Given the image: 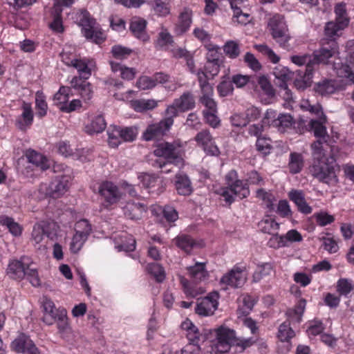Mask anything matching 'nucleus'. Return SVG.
I'll return each instance as SVG.
<instances>
[{"label":"nucleus","instance_id":"obj_10","mask_svg":"<svg viewBox=\"0 0 354 354\" xmlns=\"http://www.w3.org/2000/svg\"><path fill=\"white\" fill-rule=\"evenodd\" d=\"M218 293L216 292L209 293L197 304L196 313L202 316L212 315L218 308Z\"/></svg>","mask_w":354,"mask_h":354},{"label":"nucleus","instance_id":"obj_38","mask_svg":"<svg viewBox=\"0 0 354 354\" xmlns=\"http://www.w3.org/2000/svg\"><path fill=\"white\" fill-rule=\"evenodd\" d=\"M71 93V89L70 87L61 86L53 96L54 104L59 109L60 106L67 104Z\"/></svg>","mask_w":354,"mask_h":354},{"label":"nucleus","instance_id":"obj_31","mask_svg":"<svg viewBox=\"0 0 354 354\" xmlns=\"http://www.w3.org/2000/svg\"><path fill=\"white\" fill-rule=\"evenodd\" d=\"M106 126L104 118L99 115L92 119L90 124L85 127V129L88 134L99 133L105 129Z\"/></svg>","mask_w":354,"mask_h":354},{"label":"nucleus","instance_id":"obj_51","mask_svg":"<svg viewBox=\"0 0 354 354\" xmlns=\"http://www.w3.org/2000/svg\"><path fill=\"white\" fill-rule=\"evenodd\" d=\"M36 108L38 110L37 115L39 117H44L46 115L48 105L45 100V96L41 92L37 91L35 95Z\"/></svg>","mask_w":354,"mask_h":354},{"label":"nucleus","instance_id":"obj_54","mask_svg":"<svg viewBox=\"0 0 354 354\" xmlns=\"http://www.w3.org/2000/svg\"><path fill=\"white\" fill-rule=\"evenodd\" d=\"M317 223L321 227L329 225L335 221V217L326 212L321 211L313 215Z\"/></svg>","mask_w":354,"mask_h":354},{"label":"nucleus","instance_id":"obj_63","mask_svg":"<svg viewBox=\"0 0 354 354\" xmlns=\"http://www.w3.org/2000/svg\"><path fill=\"white\" fill-rule=\"evenodd\" d=\"M255 48L262 54L266 55L268 58L274 64L277 63L280 58L278 55H277L267 45L265 44H259L256 45Z\"/></svg>","mask_w":354,"mask_h":354},{"label":"nucleus","instance_id":"obj_30","mask_svg":"<svg viewBox=\"0 0 354 354\" xmlns=\"http://www.w3.org/2000/svg\"><path fill=\"white\" fill-rule=\"evenodd\" d=\"M335 50L334 48L328 49L322 48L319 50H316L312 55L313 59L314 68L319 64L327 63L329 58L332 57L335 54Z\"/></svg>","mask_w":354,"mask_h":354},{"label":"nucleus","instance_id":"obj_27","mask_svg":"<svg viewBox=\"0 0 354 354\" xmlns=\"http://www.w3.org/2000/svg\"><path fill=\"white\" fill-rule=\"evenodd\" d=\"M306 300L300 299L294 308L289 309L286 315L289 323H299L306 308Z\"/></svg>","mask_w":354,"mask_h":354},{"label":"nucleus","instance_id":"obj_18","mask_svg":"<svg viewBox=\"0 0 354 354\" xmlns=\"http://www.w3.org/2000/svg\"><path fill=\"white\" fill-rule=\"evenodd\" d=\"M138 178L142 186L151 193L159 194L165 189L162 180L153 175L145 174L139 176Z\"/></svg>","mask_w":354,"mask_h":354},{"label":"nucleus","instance_id":"obj_35","mask_svg":"<svg viewBox=\"0 0 354 354\" xmlns=\"http://www.w3.org/2000/svg\"><path fill=\"white\" fill-rule=\"evenodd\" d=\"M192 12L189 8H185L180 13L177 26V31L182 34L185 32L192 24Z\"/></svg>","mask_w":354,"mask_h":354},{"label":"nucleus","instance_id":"obj_34","mask_svg":"<svg viewBox=\"0 0 354 354\" xmlns=\"http://www.w3.org/2000/svg\"><path fill=\"white\" fill-rule=\"evenodd\" d=\"M300 108L305 111H308L311 114H314L317 118L321 116L323 121L326 120V115L324 114L322 106L319 103L312 104L308 100H302L299 104Z\"/></svg>","mask_w":354,"mask_h":354},{"label":"nucleus","instance_id":"obj_62","mask_svg":"<svg viewBox=\"0 0 354 354\" xmlns=\"http://www.w3.org/2000/svg\"><path fill=\"white\" fill-rule=\"evenodd\" d=\"M147 269L157 281L162 282L165 279V272L160 264L156 263L149 264Z\"/></svg>","mask_w":354,"mask_h":354},{"label":"nucleus","instance_id":"obj_42","mask_svg":"<svg viewBox=\"0 0 354 354\" xmlns=\"http://www.w3.org/2000/svg\"><path fill=\"white\" fill-rule=\"evenodd\" d=\"M26 157L28 161L37 167H39L42 170L48 168L47 160L41 153L35 151H30L27 153Z\"/></svg>","mask_w":354,"mask_h":354},{"label":"nucleus","instance_id":"obj_60","mask_svg":"<svg viewBox=\"0 0 354 354\" xmlns=\"http://www.w3.org/2000/svg\"><path fill=\"white\" fill-rule=\"evenodd\" d=\"M353 289V286L351 280L347 279H340L337 281V290L340 295L346 296Z\"/></svg>","mask_w":354,"mask_h":354},{"label":"nucleus","instance_id":"obj_48","mask_svg":"<svg viewBox=\"0 0 354 354\" xmlns=\"http://www.w3.org/2000/svg\"><path fill=\"white\" fill-rule=\"evenodd\" d=\"M223 51L230 58L235 59L240 55L239 45L234 41H227L223 46Z\"/></svg>","mask_w":354,"mask_h":354},{"label":"nucleus","instance_id":"obj_47","mask_svg":"<svg viewBox=\"0 0 354 354\" xmlns=\"http://www.w3.org/2000/svg\"><path fill=\"white\" fill-rule=\"evenodd\" d=\"M257 197L261 200L269 209L271 210L274 208L276 198L270 192H267L264 189H259L257 190Z\"/></svg>","mask_w":354,"mask_h":354},{"label":"nucleus","instance_id":"obj_53","mask_svg":"<svg viewBox=\"0 0 354 354\" xmlns=\"http://www.w3.org/2000/svg\"><path fill=\"white\" fill-rule=\"evenodd\" d=\"M295 336L294 330L290 328V323L284 322L279 326L278 337L282 342L288 341Z\"/></svg>","mask_w":354,"mask_h":354},{"label":"nucleus","instance_id":"obj_2","mask_svg":"<svg viewBox=\"0 0 354 354\" xmlns=\"http://www.w3.org/2000/svg\"><path fill=\"white\" fill-rule=\"evenodd\" d=\"M183 144L179 140H174L172 142H163L159 143L153 151L157 157H162L165 161L156 160L154 166L158 168H163L171 165L181 166L183 165Z\"/></svg>","mask_w":354,"mask_h":354},{"label":"nucleus","instance_id":"obj_43","mask_svg":"<svg viewBox=\"0 0 354 354\" xmlns=\"http://www.w3.org/2000/svg\"><path fill=\"white\" fill-rule=\"evenodd\" d=\"M0 223L2 225L6 226L12 235L15 236L21 235L22 229L17 223L14 221L13 218L6 216H1L0 217Z\"/></svg>","mask_w":354,"mask_h":354},{"label":"nucleus","instance_id":"obj_7","mask_svg":"<svg viewBox=\"0 0 354 354\" xmlns=\"http://www.w3.org/2000/svg\"><path fill=\"white\" fill-rule=\"evenodd\" d=\"M137 129L136 127H114L111 131L108 132L109 144L112 147H118L121 141L132 142L137 136Z\"/></svg>","mask_w":354,"mask_h":354},{"label":"nucleus","instance_id":"obj_8","mask_svg":"<svg viewBox=\"0 0 354 354\" xmlns=\"http://www.w3.org/2000/svg\"><path fill=\"white\" fill-rule=\"evenodd\" d=\"M98 193L104 201L103 205L106 207L117 203L122 197L118 187L110 181L102 182L99 185Z\"/></svg>","mask_w":354,"mask_h":354},{"label":"nucleus","instance_id":"obj_21","mask_svg":"<svg viewBox=\"0 0 354 354\" xmlns=\"http://www.w3.org/2000/svg\"><path fill=\"white\" fill-rule=\"evenodd\" d=\"M71 84L85 102L89 101L92 98L93 91L91 84L86 82L85 80L74 77L71 81Z\"/></svg>","mask_w":354,"mask_h":354},{"label":"nucleus","instance_id":"obj_14","mask_svg":"<svg viewBox=\"0 0 354 354\" xmlns=\"http://www.w3.org/2000/svg\"><path fill=\"white\" fill-rule=\"evenodd\" d=\"M30 263L28 257H22L20 261L13 260L8 264L6 272L9 277L20 280L26 276V268Z\"/></svg>","mask_w":354,"mask_h":354},{"label":"nucleus","instance_id":"obj_61","mask_svg":"<svg viewBox=\"0 0 354 354\" xmlns=\"http://www.w3.org/2000/svg\"><path fill=\"white\" fill-rule=\"evenodd\" d=\"M87 239L88 238L86 237L85 235H80V234L75 233L73 236L70 245L71 252L73 253L78 252L84 245Z\"/></svg>","mask_w":354,"mask_h":354},{"label":"nucleus","instance_id":"obj_28","mask_svg":"<svg viewBox=\"0 0 354 354\" xmlns=\"http://www.w3.org/2000/svg\"><path fill=\"white\" fill-rule=\"evenodd\" d=\"M273 272L274 266L272 263H263L259 264L253 274L252 281L258 283L265 277L270 276Z\"/></svg>","mask_w":354,"mask_h":354},{"label":"nucleus","instance_id":"obj_32","mask_svg":"<svg viewBox=\"0 0 354 354\" xmlns=\"http://www.w3.org/2000/svg\"><path fill=\"white\" fill-rule=\"evenodd\" d=\"M77 24L82 27V32L85 28H88L95 25V20L91 17L90 14L86 10H81L77 12L74 17Z\"/></svg>","mask_w":354,"mask_h":354},{"label":"nucleus","instance_id":"obj_12","mask_svg":"<svg viewBox=\"0 0 354 354\" xmlns=\"http://www.w3.org/2000/svg\"><path fill=\"white\" fill-rule=\"evenodd\" d=\"M71 178L68 175L57 176L49 185L46 194L52 198H59L68 189Z\"/></svg>","mask_w":354,"mask_h":354},{"label":"nucleus","instance_id":"obj_52","mask_svg":"<svg viewBox=\"0 0 354 354\" xmlns=\"http://www.w3.org/2000/svg\"><path fill=\"white\" fill-rule=\"evenodd\" d=\"M26 272V276L33 286L38 287L40 286V279L38 276L37 270L32 263H29Z\"/></svg>","mask_w":354,"mask_h":354},{"label":"nucleus","instance_id":"obj_1","mask_svg":"<svg viewBox=\"0 0 354 354\" xmlns=\"http://www.w3.org/2000/svg\"><path fill=\"white\" fill-rule=\"evenodd\" d=\"M313 164L310 167L312 176L319 181L333 185L338 181L335 169V159L333 156L328 158L326 151H320V156H316L312 151Z\"/></svg>","mask_w":354,"mask_h":354},{"label":"nucleus","instance_id":"obj_64","mask_svg":"<svg viewBox=\"0 0 354 354\" xmlns=\"http://www.w3.org/2000/svg\"><path fill=\"white\" fill-rule=\"evenodd\" d=\"M257 149L266 155L271 149V140L266 137H258L256 142Z\"/></svg>","mask_w":354,"mask_h":354},{"label":"nucleus","instance_id":"obj_16","mask_svg":"<svg viewBox=\"0 0 354 354\" xmlns=\"http://www.w3.org/2000/svg\"><path fill=\"white\" fill-rule=\"evenodd\" d=\"M275 76L278 79H281L282 82L280 84V93L283 99L285 100L283 104L286 108H292V104L294 102L292 93L288 88V85L286 82L287 80L290 78V74L284 72L283 70L281 71H276L274 72Z\"/></svg>","mask_w":354,"mask_h":354},{"label":"nucleus","instance_id":"obj_15","mask_svg":"<svg viewBox=\"0 0 354 354\" xmlns=\"http://www.w3.org/2000/svg\"><path fill=\"white\" fill-rule=\"evenodd\" d=\"M245 281L246 277L243 270L240 268H233L221 277L220 283L236 288L241 287L245 283Z\"/></svg>","mask_w":354,"mask_h":354},{"label":"nucleus","instance_id":"obj_49","mask_svg":"<svg viewBox=\"0 0 354 354\" xmlns=\"http://www.w3.org/2000/svg\"><path fill=\"white\" fill-rule=\"evenodd\" d=\"M336 15V21L340 23L341 27H346L349 23V19L347 17L345 5L339 3L335 8Z\"/></svg>","mask_w":354,"mask_h":354},{"label":"nucleus","instance_id":"obj_57","mask_svg":"<svg viewBox=\"0 0 354 354\" xmlns=\"http://www.w3.org/2000/svg\"><path fill=\"white\" fill-rule=\"evenodd\" d=\"M75 230L76 234L85 235V236L88 238L91 232L92 228L91 224L86 219H81L75 223Z\"/></svg>","mask_w":354,"mask_h":354},{"label":"nucleus","instance_id":"obj_36","mask_svg":"<svg viewBox=\"0 0 354 354\" xmlns=\"http://www.w3.org/2000/svg\"><path fill=\"white\" fill-rule=\"evenodd\" d=\"M304 167V157L299 153L293 152L290 154L288 168L291 174L299 173Z\"/></svg>","mask_w":354,"mask_h":354},{"label":"nucleus","instance_id":"obj_50","mask_svg":"<svg viewBox=\"0 0 354 354\" xmlns=\"http://www.w3.org/2000/svg\"><path fill=\"white\" fill-rule=\"evenodd\" d=\"M336 90L335 83L332 80H324L317 84L316 91L322 95L333 93Z\"/></svg>","mask_w":354,"mask_h":354},{"label":"nucleus","instance_id":"obj_37","mask_svg":"<svg viewBox=\"0 0 354 354\" xmlns=\"http://www.w3.org/2000/svg\"><path fill=\"white\" fill-rule=\"evenodd\" d=\"M290 59L294 64L298 66L306 65L305 72H313L315 68L313 59L311 55L304 54L301 55H293Z\"/></svg>","mask_w":354,"mask_h":354},{"label":"nucleus","instance_id":"obj_59","mask_svg":"<svg viewBox=\"0 0 354 354\" xmlns=\"http://www.w3.org/2000/svg\"><path fill=\"white\" fill-rule=\"evenodd\" d=\"M334 69L336 71V74L341 77H346L353 82L354 73L352 72L350 66L347 64H335Z\"/></svg>","mask_w":354,"mask_h":354},{"label":"nucleus","instance_id":"obj_11","mask_svg":"<svg viewBox=\"0 0 354 354\" xmlns=\"http://www.w3.org/2000/svg\"><path fill=\"white\" fill-rule=\"evenodd\" d=\"M195 140L207 154L212 156L219 154V149L215 145L214 138L209 130L205 129L198 132L195 137Z\"/></svg>","mask_w":354,"mask_h":354},{"label":"nucleus","instance_id":"obj_17","mask_svg":"<svg viewBox=\"0 0 354 354\" xmlns=\"http://www.w3.org/2000/svg\"><path fill=\"white\" fill-rule=\"evenodd\" d=\"M33 111L31 105L24 102L22 113L15 120L16 127L21 131H26L32 125L33 122Z\"/></svg>","mask_w":354,"mask_h":354},{"label":"nucleus","instance_id":"obj_23","mask_svg":"<svg viewBox=\"0 0 354 354\" xmlns=\"http://www.w3.org/2000/svg\"><path fill=\"white\" fill-rule=\"evenodd\" d=\"M146 26V20L140 17H134L131 21L130 30L136 37L142 41H147L148 35L145 32Z\"/></svg>","mask_w":354,"mask_h":354},{"label":"nucleus","instance_id":"obj_56","mask_svg":"<svg viewBox=\"0 0 354 354\" xmlns=\"http://www.w3.org/2000/svg\"><path fill=\"white\" fill-rule=\"evenodd\" d=\"M111 53L115 59H124L132 53V50L121 45H115L111 48Z\"/></svg>","mask_w":354,"mask_h":354},{"label":"nucleus","instance_id":"obj_58","mask_svg":"<svg viewBox=\"0 0 354 354\" xmlns=\"http://www.w3.org/2000/svg\"><path fill=\"white\" fill-rule=\"evenodd\" d=\"M55 322L57 323L59 333H66L69 329L66 310L60 311Z\"/></svg>","mask_w":354,"mask_h":354},{"label":"nucleus","instance_id":"obj_5","mask_svg":"<svg viewBox=\"0 0 354 354\" xmlns=\"http://www.w3.org/2000/svg\"><path fill=\"white\" fill-rule=\"evenodd\" d=\"M318 118L319 120L313 119L309 122L310 129L313 131L314 136L317 138V140L310 145L311 150L314 151L316 156H320V151H326L327 147L332 148L329 145L330 137L327 132L326 127L324 125L326 120L323 121L321 116Z\"/></svg>","mask_w":354,"mask_h":354},{"label":"nucleus","instance_id":"obj_20","mask_svg":"<svg viewBox=\"0 0 354 354\" xmlns=\"http://www.w3.org/2000/svg\"><path fill=\"white\" fill-rule=\"evenodd\" d=\"M288 197L295 205L298 210L304 214H309L312 212V207L307 203L304 193L302 190L291 189L288 193Z\"/></svg>","mask_w":354,"mask_h":354},{"label":"nucleus","instance_id":"obj_25","mask_svg":"<svg viewBox=\"0 0 354 354\" xmlns=\"http://www.w3.org/2000/svg\"><path fill=\"white\" fill-rule=\"evenodd\" d=\"M176 188L180 195L188 196L192 192V187L186 174H178L176 176Z\"/></svg>","mask_w":354,"mask_h":354},{"label":"nucleus","instance_id":"obj_4","mask_svg":"<svg viewBox=\"0 0 354 354\" xmlns=\"http://www.w3.org/2000/svg\"><path fill=\"white\" fill-rule=\"evenodd\" d=\"M181 328L186 332L189 343L178 351V354H200L201 346L205 342L206 335L201 333L188 319L181 324Z\"/></svg>","mask_w":354,"mask_h":354},{"label":"nucleus","instance_id":"obj_3","mask_svg":"<svg viewBox=\"0 0 354 354\" xmlns=\"http://www.w3.org/2000/svg\"><path fill=\"white\" fill-rule=\"evenodd\" d=\"M212 335L211 346L216 353L229 352L236 342V331L224 324L212 329Z\"/></svg>","mask_w":354,"mask_h":354},{"label":"nucleus","instance_id":"obj_13","mask_svg":"<svg viewBox=\"0 0 354 354\" xmlns=\"http://www.w3.org/2000/svg\"><path fill=\"white\" fill-rule=\"evenodd\" d=\"M12 348L17 353L24 354H41L37 347L28 336L21 334L12 342Z\"/></svg>","mask_w":354,"mask_h":354},{"label":"nucleus","instance_id":"obj_41","mask_svg":"<svg viewBox=\"0 0 354 354\" xmlns=\"http://www.w3.org/2000/svg\"><path fill=\"white\" fill-rule=\"evenodd\" d=\"M171 7L169 3L157 0L151 4V10L154 15L164 17L169 15Z\"/></svg>","mask_w":354,"mask_h":354},{"label":"nucleus","instance_id":"obj_26","mask_svg":"<svg viewBox=\"0 0 354 354\" xmlns=\"http://www.w3.org/2000/svg\"><path fill=\"white\" fill-rule=\"evenodd\" d=\"M195 100L193 94L187 91L183 93L180 97L175 100V105L181 111H187L195 107Z\"/></svg>","mask_w":354,"mask_h":354},{"label":"nucleus","instance_id":"obj_46","mask_svg":"<svg viewBox=\"0 0 354 354\" xmlns=\"http://www.w3.org/2000/svg\"><path fill=\"white\" fill-rule=\"evenodd\" d=\"M259 227L263 233L272 234L279 230V224L273 218H266L259 223Z\"/></svg>","mask_w":354,"mask_h":354},{"label":"nucleus","instance_id":"obj_24","mask_svg":"<svg viewBox=\"0 0 354 354\" xmlns=\"http://www.w3.org/2000/svg\"><path fill=\"white\" fill-rule=\"evenodd\" d=\"M175 244L185 252L189 254L197 247H201V244L196 243L190 236L181 234L174 239Z\"/></svg>","mask_w":354,"mask_h":354},{"label":"nucleus","instance_id":"obj_22","mask_svg":"<svg viewBox=\"0 0 354 354\" xmlns=\"http://www.w3.org/2000/svg\"><path fill=\"white\" fill-rule=\"evenodd\" d=\"M123 211L125 216L128 218L138 220L146 212V207L142 203L129 201L124 207Z\"/></svg>","mask_w":354,"mask_h":354},{"label":"nucleus","instance_id":"obj_33","mask_svg":"<svg viewBox=\"0 0 354 354\" xmlns=\"http://www.w3.org/2000/svg\"><path fill=\"white\" fill-rule=\"evenodd\" d=\"M131 107L137 112H143L151 110L156 107L157 102L154 100L139 99L130 102Z\"/></svg>","mask_w":354,"mask_h":354},{"label":"nucleus","instance_id":"obj_39","mask_svg":"<svg viewBox=\"0 0 354 354\" xmlns=\"http://www.w3.org/2000/svg\"><path fill=\"white\" fill-rule=\"evenodd\" d=\"M295 124V120L290 114L281 113L274 120V125L278 127L281 131L290 129Z\"/></svg>","mask_w":354,"mask_h":354},{"label":"nucleus","instance_id":"obj_6","mask_svg":"<svg viewBox=\"0 0 354 354\" xmlns=\"http://www.w3.org/2000/svg\"><path fill=\"white\" fill-rule=\"evenodd\" d=\"M268 26L275 41L281 47L287 48L291 37L283 16L274 15L269 19Z\"/></svg>","mask_w":354,"mask_h":354},{"label":"nucleus","instance_id":"obj_40","mask_svg":"<svg viewBox=\"0 0 354 354\" xmlns=\"http://www.w3.org/2000/svg\"><path fill=\"white\" fill-rule=\"evenodd\" d=\"M230 187L233 190L235 196L240 199L247 198L250 195V190L247 183H244L242 180H235L230 184Z\"/></svg>","mask_w":354,"mask_h":354},{"label":"nucleus","instance_id":"obj_45","mask_svg":"<svg viewBox=\"0 0 354 354\" xmlns=\"http://www.w3.org/2000/svg\"><path fill=\"white\" fill-rule=\"evenodd\" d=\"M84 36L87 39H91L95 44H101L105 40L104 33L95 28L94 25L88 28H85L82 32Z\"/></svg>","mask_w":354,"mask_h":354},{"label":"nucleus","instance_id":"obj_29","mask_svg":"<svg viewBox=\"0 0 354 354\" xmlns=\"http://www.w3.org/2000/svg\"><path fill=\"white\" fill-rule=\"evenodd\" d=\"M189 276L195 281H201L205 280L208 273L205 269V263L196 262L194 266H189L188 268Z\"/></svg>","mask_w":354,"mask_h":354},{"label":"nucleus","instance_id":"obj_19","mask_svg":"<svg viewBox=\"0 0 354 354\" xmlns=\"http://www.w3.org/2000/svg\"><path fill=\"white\" fill-rule=\"evenodd\" d=\"M200 95H199V102L205 106L207 109L212 111L216 110V102L213 98L214 96V88L210 83H207L204 85L199 86Z\"/></svg>","mask_w":354,"mask_h":354},{"label":"nucleus","instance_id":"obj_44","mask_svg":"<svg viewBox=\"0 0 354 354\" xmlns=\"http://www.w3.org/2000/svg\"><path fill=\"white\" fill-rule=\"evenodd\" d=\"M76 68L80 73V78L87 80L91 75V69L88 67L87 63L81 59H75L71 65Z\"/></svg>","mask_w":354,"mask_h":354},{"label":"nucleus","instance_id":"obj_55","mask_svg":"<svg viewBox=\"0 0 354 354\" xmlns=\"http://www.w3.org/2000/svg\"><path fill=\"white\" fill-rule=\"evenodd\" d=\"M313 72H304L302 77L296 78L294 81V85L298 90H304L311 84Z\"/></svg>","mask_w":354,"mask_h":354},{"label":"nucleus","instance_id":"obj_9","mask_svg":"<svg viewBox=\"0 0 354 354\" xmlns=\"http://www.w3.org/2000/svg\"><path fill=\"white\" fill-rule=\"evenodd\" d=\"M174 120L165 118L159 122L148 125L143 132L142 138L146 141L158 139L163 136L173 125Z\"/></svg>","mask_w":354,"mask_h":354}]
</instances>
